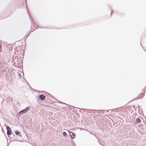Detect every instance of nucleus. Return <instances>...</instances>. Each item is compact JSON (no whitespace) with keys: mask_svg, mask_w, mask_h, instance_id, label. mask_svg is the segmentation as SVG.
<instances>
[{"mask_svg":"<svg viewBox=\"0 0 146 146\" xmlns=\"http://www.w3.org/2000/svg\"><path fill=\"white\" fill-rule=\"evenodd\" d=\"M63 135L64 137H66V136L67 133L66 132L64 131L63 133Z\"/></svg>","mask_w":146,"mask_h":146,"instance_id":"8","label":"nucleus"},{"mask_svg":"<svg viewBox=\"0 0 146 146\" xmlns=\"http://www.w3.org/2000/svg\"><path fill=\"white\" fill-rule=\"evenodd\" d=\"M7 130V134L8 135H9L11 134V129L8 126H6Z\"/></svg>","mask_w":146,"mask_h":146,"instance_id":"2","label":"nucleus"},{"mask_svg":"<svg viewBox=\"0 0 146 146\" xmlns=\"http://www.w3.org/2000/svg\"><path fill=\"white\" fill-rule=\"evenodd\" d=\"M77 108V109H79V108Z\"/></svg>","mask_w":146,"mask_h":146,"instance_id":"12","label":"nucleus"},{"mask_svg":"<svg viewBox=\"0 0 146 146\" xmlns=\"http://www.w3.org/2000/svg\"><path fill=\"white\" fill-rule=\"evenodd\" d=\"M98 112L99 113H104V112H105V111H106L107 112H108V111H107L106 110H98Z\"/></svg>","mask_w":146,"mask_h":146,"instance_id":"5","label":"nucleus"},{"mask_svg":"<svg viewBox=\"0 0 146 146\" xmlns=\"http://www.w3.org/2000/svg\"><path fill=\"white\" fill-rule=\"evenodd\" d=\"M29 107H27L25 109L19 111L17 114V116H20L23 114L26 113L29 110Z\"/></svg>","mask_w":146,"mask_h":146,"instance_id":"1","label":"nucleus"},{"mask_svg":"<svg viewBox=\"0 0 146 146\" xmlns=\"http://www.w3.org/2000/svg\"><path fill=\"white\" fill-rule=\"evenodd\" d=\"M69 133L71 137V138L72 139H74L75 138L76 136V135L73 132L69 131Z\"/></svg>","mask_w":146,"mask_h":146,"instance_id":"3","label":"nucleus"},{"mask_svg":"<svg viewBox=\"0 0 146 146\" xmlns=\"http://www.w3.org/2000/svg\"><path fill=\"white\" fill-rule=\"evenodd\" d=\"M15 134L16 135H20V133L19 132L17 131H15Z\"/></svg>","mask_w":146,"mask_h":146,"instance_id":"7","label":"nucleus"},{"mask_svg":"<svg viewBox=\"0 0 146 146\" xmlns=\"http://www.w3.org/2000/svg\"><path fill=\"white\" fill-rule=\"evenodd\" d=\"M136 121L138 123H141V120L139 118H138L136 119Z\"/></svg>","mask_w":146,"mask_h":146,"instance_id":"6","label":"nucleus"},{"mask_svg":"<svg viewBox=\"0 0 146 146\" xmlns=\"http://www.w3.org/2000/svg\"><path fill=\"white\" fill-rule=\"evenodd\" d=\"M45 96L43 95H40L39 96V98L41 100H43L45 98Z\"/></svg>","mask_w":146,"mask_h":146,"instance_id":"4","label":"nucleus"},{"mask_svg":"<svg viewBox=\"0 0 146 146\" xmlns=\"http://www.w3.org/2000/svg\"><path fill=\"white\" fill-rule=\"evenodd\" d=\"M113 12V10H112V11H111V15H112V14Z\"/></svg>","mask_w":146,"mask_h":146,"instance_id":"11","label":"nucleus"},{"mask_svg":"<svg viewBox=\"0 0 146 146\" xmlns=\"http://www.w3.org/2000/svg\"><path fill=\"white\" fill-rule=\"evenodd\" d=\"M18 76L20 78H21V74H20V73L19 74Z\"/></svg>","mask_w":146,"mask_h":146,"instance_id":"9","label":"nucleus"},{"mask_svg":"<svg viewBox=\"0 0 146 146\" xmlns=\"http://www.w3.org/2000/svg\"><path fill=\"white\" fill-rule=\"evenodd\" d=\"M142 95L143 96V97H142L143 98V96H144V95H145L144 93H142Z\"/></svg>","mask_w":146,"mask_h":146,"instance_id":"10","label":"nucleus"}]
</instances>
